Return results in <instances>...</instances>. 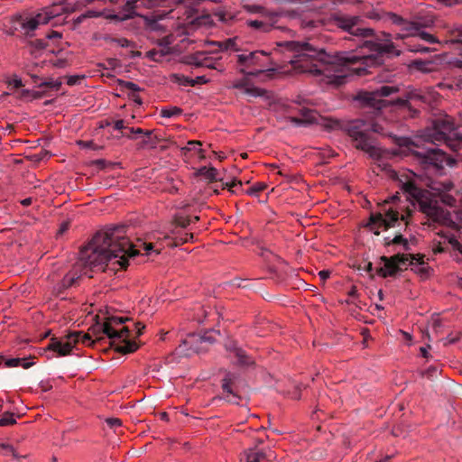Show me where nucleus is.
<instances>
[{"label": "nucleus", "instance_id": "obj_1", "mask_svg": "<svg viewBox=\"0 0 462 462\" xmlns=\"http://www.w3.org/2000/svg\"><path fill=\"white\" fill-rule=\"evenodd\" d=\"M391 177L398 181L406 199L401 200L397 193L378 203V210L371 213L367 223L368 229L379 235L381 231L401 224L406 226L408 217L418 206L432 221L445 226L437 232L432 239L433 253L450 251L458 261H461L462 238L458 235V230L462 227V210L450 212L440 207L433 194L423 189L421 177L411 171H392Z\"/></svg>", "mask_w": 462, "mask_h": 462}, {"label": "nucleus", "instance_id": "obj_2", "mask_svg": "<svg viewBox=\"0 0 462 462\" xmlns=\"http://www.w3.org/2000/svg\"><path fill=\"white\" fill-rule=\"evenodd\" d=\"M285 47L292 55L289 62L297 73H310L320 77V83L339 87L352 76H363L368 68L382 62V56H399L390 40L383 42L365 41L360 50L341 51L334 56L313 48L308 42H285L278 43Z\"/></svg>", "mask_w": 462, "mask_h": 462}, {"label": "nucleus", "instance_id": "obj_3", "mask_svg": "<svg viewBox=\"0 0 462 462\" xmlns=\"http://www.w3.org/2000/svg\"><path fill=\"white\" fill-rule=\"evenodd\" d=\"M124 226H117L97 232L90 243L81 250L80 261L90 267L105 270L106 267L125 269L128 259L137 254H149L151 251L160 253L152 243L138 239L133 244L125 236Z\"/></svg>", "mask_w": 462, "mask_h": 462}, {"label": "nucleus", "instance_id": "obj_4", "mask_svg": "<svg viewBox=\"0 0 462 462\" xmlns=\"http://www.w3.org/2000/svg\"><path fill=\"white\" fill-rule=\"evenodd\" d=\"M397 90L395 87L383 86L372 92L360 93L357 99L360 100L365 108L367 109L365 113L373 114V116L366 119L351 121L346 126V132L355 141L356 148L364 151L375 161H380L384 156V151L372 144L366 133L372 131L383 134V127L377 122H374V119L380 117L382 109L389 105L383 97H388Z\"/></svg>", "mask_w": 462, "mask_h": 462}, {"label": "nucleus", "instance_id": "obj_5", "mask_svg": "<svg viewBox=\"0 0 462 462\" xmlns=\"http://www.w3.org/2000/svg\"><path fill=\"white\" fill-rule=\"evenodd\" d=\"M125 321V319L123 317H108L103 324V332L110 338L111 344L117 352L129 354L136 351L138 345L135 341L129 339L130 330L124 325Z\"/></svg>", "mask_w": 462, "mask_h": 462}, {"label": "nucleus", "instance_id": "obj_6", "mask_svg": "<svg viewBox=\"0 0 462 462\" xmlns=\"http://www.w3.org/2000/svg\"><path fill=\"white\" fill-rule=\"evenodd\" d=\"M404 150L402 152L405 154L406 150L411 153H414L420 160V163L423 169L433 171L435 173L441 174V171L445 166L453 167L456 161L448 157L444 152L439 149H427L421 152L413 151V144L406 145Z\"/></svg>", "mask_w": 462, "mask_h": 462}, {"label": "nucleus", "instance_id": "obj_7", "mask_svg": "<svg viewBox=\"0 0 462 462\" xmlns=\"http://www.w3.org/2000/svg\"><path fill=\"white\" fill-rule=\"evenodd\" d=\"M240 71L245 75L256 76L268 69L272 64L269 53L255 51L237 55Z\"/></svg>", "mask_w": 462, "mask_h": 462}, {"label": "nucleus", "instance_id": "obj_8", "mask_svg": "<svg viewBox=\"0 0 462 462\" xmlns=\"http://www.w3.org/2000/svg\"><path fill=\"white\" fill-rule=\"evenodd\" d=\"M454 130L453 123H449L448 120L442 122L441 129L436 127L433 130L432 134H429L431 142H439L445 143L452 151H457L462 149V135L457 134Z\"/></svg>", "mask_w": 462, "mask_h": 462}, {"label": "nucleus", "instance_id": "obj_9", "mask_svg": "<svg viewBox=\"0 0 462 462\" xmlns=\"http://www.w3.org/2000/svg\"><path fill=\"white\" fill-rule=\"evenodd\" d=\"M404 32H397L395 34L396 39H409V42H405L410 51L413 52H429L430 49L420 45L411 44L413 39L419 37L420 39L428 42H436V39L433 35L423 32L416 23H406V27L403 28Z\"/></svg>", "mask_w": 462, "mask_h": 462}, {"label": "nucleus", "instance_id": "obj_10", "mask_svg": "<svg viewBox=\"0 0 462 462\" xmlns=\"http://www.w3.org/2000/svg\"><path fill=\"white\" fill-rule=\"evenodd\" d=\"M415 260L420 264L423 263V261L420 262L418 258L411 254H397L391 258L383 256L382 257L383 264L380 267L379 274L383 277L393 276L402 267H406L409 263L412 264Z\"/></svg>", "mask_w": 462, "mask_h": 462}, {"label": "nucleus", "instance_id": "obj_11", "mask_svg": "<svg viewBox=\"0 0 462 462\" xmlns=\"http://www.w3.org/2000/svg\"><path fill=\"white\" fill-rule=\"evenodd\" d=\"M90 345L91 337L88 334L82 332L70 333L66 338L54 340L49 345V349L55 351L59 356H66L70 353L77 343Z\"/></svg>", "mask_w": 462, "mask_h": 462}, {"label": "nucleus", "instance_id": "obj_12", "mask_svg": "<svg viewBox=\"0 0 462 462\" xmlns=\"http://www.w3.org/2000/svg\"><path fill=\"white\" fill-rule=\"evenodd\" d=\"M183 14L186 15V18L179 22L178 26L190 25L194 28H199L209 27L214 23V17L199 9L185 8Z\"/></svg>", "mask_w": 462, "mask_h": 462}, {"label": "nucleus", "instance_id": "obj_13", "mask_svg": "<svg viewBox=\"0 0 462 462\" xmlns=\"http://www.w3.org/2000/svg\"><path fill=\"white\" fill-rule=\"evenodd\" d=\"M358 16H350L346 14H337L334 16L335 24L342 30L355 35L367 37L372 35L373 30L369 28H356L359 23Z\"/></svg>", "mask_w": 462, "mask_h": 462}, {"label": "nucleus", "instance_id": "obj_14", "mask_svg": "<svg viewBox=\"0 0 462 462\" xmlns=\"http://www.w3.org/2000/svg\"><path fill=\"white\" fill-rule=\"evenodd\" d=\"M221 57L217 53L203 51H197L187 57V63L195 67L220 69Z\"/></svg>", "mask_w": 462, "mask_h": 462}, {"label": "nucleus", "instance_id": "obj_15", "mask_svg": "<svg viewBox=\"0 0 462 462\" xmlns=\"http://www.w3.org/2000/svg\"><path fill=\"white\" fill-rule=\"evenodd\" d=\"M206 342H213L211 337L189 334L182 340V343L176 350L180 355L189 356L192 353H199L203 351L204 348L202 347V345Z\"/></svg>", "mask_w": 462, "mask_h": 462}, {"label": "nucleus", "instance_id": "obj_16", "mask_svg": "<svg viewBox=\"0 0 462 462\" xmlns=\"http://www.w3.org/2000/svg\"><path fill=\"white\" fill-rule=\"evenodd\" d=\"M276 455L270 448H259L257 446L245 448L239 455V462H270Z\"/></svg>", "mask_w": 462, "mask_h": 462}, {"label": "nucleus", "instance_id": "obj_17", "mask_svg": "<svg viewBox=\"0 0 462 462\" xmlns=\"http://www.w3.org/2000/svg\"><path fill=\"white\" fill-rule=\"evenodd\" d=\"M456 33V37L452 38L450 40L451 43L457 44V50L459 51L461 58L456 59L454 61H452V64L458 68L462 69V28H457L454 32ZM438 87L439 88H448V89H462V76H460L455 82V84H450L447 82H440L438 84Z\"/></svg>", "mask_w": 462, "mask_h": 462}, {"label": "nucleus", "instance_id": "obj_18", "mask_svg": "<svg viewBox=\"0 0 462 462\" xmlns=\"http://www.w3.org/2000/svg\"><path fill=\"white\" fill-rule=\"evenodd\" d=\"M262 16L264 18V20H250L247 22V24L254 29L260 30L264 32H268L273 28L276 27V23L279 18V14L277 13H266Z\"/></svg>", "mask_w": 462, "mask_h": 462}, {"label": "nucleus", "instance_id": "obj_19", "mask_svg": "<svg viewBox=\"0 0 462 462\" xmlns=\"http://www.w3.org/2000/svg\"><path fill=\"white\" fill-rule=\"evenodd\" d=\"M193 238L192 234L184 232L182 229H179L177 232H171L164 236L163 240L167 246H178L180 245L188 243Z\"/></svg>", "mask_w": 462, "mask_h": 462}, {"label": "nucleus", "instance_id": "obj_20", "mask_svg": "<svg viewBox=\"0 0 462 462\" xmlns=\"http://www.w3.org/2000/svg\"><path fill=\"white\" fill-rule=\"evenodd\" d=\"M0 454L10 458L9 462H23L28 457L26 453L18 451L16 448L7 443L0 444Z\"/></svg>", "mask_w": 462, "mask_h": 462}, {"label": "nucleus", "instance_id": "obj_21", "mask_svg": "<svg viewBox=\"0 0 462 462\" xmlns=\"http://www.w3.org/2000/svg\"><path fill=\"white\" fill-rule=\"evenodd\" d=\"M232 87L251 97H259L263 94L261 88L254 87L245 78L235 80Z\"/></svg>", "mask_w": 462, "mask_h": 462}, {"label": "nucleus", "instance_id": "obj_22", "mask_svg": "<svg viewBox=\"0 0 462 462\" xmlns=\"http://www.w3.org/2000/svg\"><path fill=\"white\" fill-rule=\"evenodd\" d=\"M236 377L234 374H227L226 377L223 379L222 388L224 393H226L225 398L230 402L237 403L238 397L236 396V394L233 393L231 387Z\"/></svg>", "mask_w": 462, "mask_h": 462}, {"label": "nucleus", "instance_id": "obj_23", "mask_svg": "<svg viewBox=\"0 0 462 462\" xmlns=\"http://www.w3.org/2000/svg\"><path fill=\"white\" fill-rule=\"evenodd\" d=\"M411 101L426 102L427 100H426L425 96L422 94L421 90L411 89V90L407 91L405 99L399 98L396 100V103L401 106H406L409 103H411Z\"/></svg>", "mask_w": 462, "mask_h": 462}, {"label": "nucleus", "instance_id": "obj_24", "mask_svg": "<svg viewBox=\"0 0 462 462\" xmlns=\"http://www.w3.org/2000/svg\"><path fill=\"white\" fill-rule=\"evenodd\" d=\"M172 79L175 82H178L185 86H194L196 83H206L208 81L204 76L198 77L197 79L194 80L189 79L188 78H185L182 75L174 74L172 75Z\"/></svg>", "mask_w": 462, "mask_h": 462}, {"label": "nucleus", "instance_id": "obj_25", "mask_svg": "<svg viewBox=\"0 0 462 462\" xmlns=\"http://www.w3.org/2000/svg\"><path fill=\"white\" fill-rule=\"evenodd\" d=\"M237 37L228 38L224 41H219L215 42L217 45L218 49L221 51H237Z\"/></svg>", "mask_w": 462, "mask_h": 462}, {"label": "nucleus", "instance_id": "obj_26", "mask_svg": "<svg viewBox=\"0 0 462 462\" xmlns=\"http://www.w3.org/2000/svg\"><path fill=\"white\" fill-rule=\"evenodd\" d=\"M412 66L422 72H431L434 70L435 64L432 60H415Z\"/></svg>", "mask_w": 462, "mask_h": 462}, {"label": "nucleus", "instance_id": "obj_27", "mask_svg": "<svg viewBox=\"0 0 462 462\" xmlns=\"http://www.w3.org/2000/svg\"><path fill=\"white\" fill-rule=\"evenodd\" d=\"M181 112V108L178 106H165L161 110V116L164 118L175 117L180 116Z\"/></svg>", "mask_w": 462, "mask_h": 462}, {"label": "nucleus", "instance_id": "obj_28", "mask_svg": "<svg viewBox=\"0 0 462 462\" xmlns=\"http://www.w3.org/2000/svg\"><path fill=\"white\" fill-rule=\"evenodd\" d=\"M5 365L8 367L22 366L23 368H29L32 365V363H29L23 358H9L5 361Z\"/></svg>", "mask_w": 462, "mask_h": 462}, {"label": "nucleus", "instance_id": "obj_29", "mask_svg": "<svg viewBox=\"0 0 462 462\" xmlns=\"http://www.w3.org/2000/svg\"><path fill=\"white\" fill-rule=\"evenodd\" d=\"M199 175L205 177L207 180L212 181L216 180L217 171L215 168L202 167L198 171Z\"/></svg>", "mask_w": 462, "mask_h": 462}, {"label": "nucleus", "instance_id": "obj_30", "mask_svg": "<svg viewBox=\"0 0 462 462\" xmlns=\"http://www.w3.org/2000/svg\"><path fill=\"white\" fill-rule=\"evenodd\" d=\"M388 18L393 23L401 26V31L399 32H405V31H403V28L406 27V23H412L411 22L403 20L401 16H399L393 13H389Z\"/></svg>", "mask_w": 462, "mask_h": 462}, {"label": "nucleus", "instance_id": "obj_31", "mask_svg": "<svg viewBox=\"0 0 462 462\" xmlns=\"http://www.w3.org/2000/svg\"><path fill=\"white\" fill-rule=\"evenodd\" d=\"M201 145L202 143L199 141H189L185 149L188 151H195L199 154L200 158H204V150L201 148Z\"/></svg>", "mask_w": 462, "mask_h": 462}, {"label": "nucleus", "instance_id": "obj_32", "mask_svg": "<svg viewBox=\"0 0 462 462\" xmlns=\"http://www.w3.org/2000/svg\"><path fill=\"white\" fill-rule=\"evenodd\" d=\"M385 243L387 245L393 244L397 245H402L404 250L408 249V242L406 239L403 238L402 235H395L394 237L392 240H389V238H385Z\"/></svg>", "mask_w": 462, "mask_h": 462}, {"label": "nucleus", "instance_id": "obj_33", "mask_svg": "<svg viewBox=\"0 0 462 462\" xmlns=\"http://www.w3.org/2000/svg\"><path fill=\"white\" fill-rule=\"evenodd\" d=\"M244 8L249 13L261 14L262 15L266 13H271L270 11L265 10L264 7L258 5H245Z\"/></svg>", "mask_w": 462, "mask_h": 462}, {"label": "nucleus", "instance_id": "obj_34", "mask_svg": "<svg viewBox=\"0 0 462 462\" xmlns=\"http://www.w3.org/2000/svg\"><path fill=\"white\" fill-rule=\"evenodd\" d=\"M236 356L237 357V363L242 365H248L251 362L249 358L246 356L245 352L242 349L236 348L235 349Z\"/></svg>", "mask_w": 462, "mask_h": 462}, {"label": "nucleus", "instance_id": "obj_35", "mask_svg": "<svg viewBox=\"0 0 462 462\" xmlns=\"http://www.w3.org/2000/svg\"><path fill=\"white\" fill-rule=\"evenodd\" d=\"M266 184L263 182H257L248 189L246 191L249 195H257L266 189Z\"/></svg>", "mask_w": 462, "mask_h": 462}, {"label": "nucleus", "instance_id": "obj_36", "mask_svg": "<svg viewBox=\"0 0 462 462\" xmlns=\"http://www.w3.org/2000/svg\"><path fill=\"white\" fill-rule=\"evenodd\" d=\"M79 277L76 276L73 273H69L64 278H63V286L65 287H70L74 284L75 281Z\"/></svg>", "mask_w": 462, "mask_h": 462}, {"label": "nucleus", "instance_id": "obj_37", "mask_svg": "<svg viewBox=\"0 0 462 462\" xmlns=\"http://www.w3.org/2000/svg\"><path fill=\"white\" fill-rule=\"evenodd\" d=\"M15 423V419L11 414H6L0 419V427L9 426Z\"/></svg>", "mask_w": 462, "mask_h": 462}, {"label": "nucleus", "instance_id": "obj_38", "mask_svg": "<svg viewBox=\"0 0 462 462\" xmlns=\"http://www.w3.org/2000/svg\"><path fill=\"white\" fill-rule=\"evenodd\" d=\"M162 56L163 55L156 50H151L146 52V57L154 61H160Z\"/></svg>", "mask_w": 462, "mask_h": 462}, {"label": "nucleus", "instance_id": "obj_39", "mask_svg": "<svg viewBox=\"0 0 462 462\" xmlns=\"http://www.w3.org/2000/svg\"><path fill=\"white\" fill-rule=\"evenodd\" d=\"M303 116L305 117L304 122L310 123L316 120V114L311 110H306Z\"/></svg>", "mask_w": 462, "mask_h": 462}, {"label": "nucleus", "instance_id": "obj_40", "mask_svg": "<svg viewBox=\"0 0 462 462\" xmlns=\"http://www.w3.org/2000/svg\"><path fill=\"white\" fill-rule=\"evenodd\" d=\"M106 423L108 426H110L111 428H116V427H120L122 425V421L121 420L117 419V418H109V419H106Z\"/></svg>", "mask_w": 462, "mask_h": 462}, {"label": "nucleus", "instance_id": "obj_41", "mask_svg": "<svg viewBox=\"0 0 462 462\" xmlns=\"http://www.w3.org/2000/svg\"><path fill=\"white\" fill-rule=\"evenodd\" d=\"M437 2L446 6H453L462 4V0H437Z\"/></svg>", "mask_w": 462, "mask_h": 462}, {"label": "nucleus", "instance_id": "obj_42", "mask_svg": "<svg viewBox=\"0 0 462 462\" xmlns=\"http://www.w3.org/2000/svg\"><path fill=\"white\" fill-rule=\"evenodd\" d=\"M441 199L445 204L450 207H453L456 203V199L448 195H443Z\"/></svg>", "mask_w": 462, "mask_h": 462}, {"label": "nucleus", "instance_id": "obj_43", "mask_svg": "<svg viewBox=\"0 0 462 462\" xmlns=\"http://www.w3.org/2000/svg\"><path fill=\"white\" fill-rule=\"evenodd\" d=\"M125 88L131 91L136 92L139 91L140 88L134 82H125Z\"/></svg>", "mask_w": 462, "mask_h": 462}, {"label": "nucleus", "instance_id": "obj_44", "mask_svg": "<svg viewBox=\"0 0 462 462\" xmlns=\"http://www.w3.org/2000/svg\"><path fill=\"white\" fill-rule=\"evenodd\" d=\"M114 128L116 130L128 129L127 127L125 126L124 120H117V121H116L115 124H114Z\"/></svg>", "mask_w": 462, "mask_h": 462}, {"label": "nucleus", "instance_id": "obj_45", "mask_svg": "<svg viewBox=\"0 0 462 462\" xmlns=\"http://www.w3.org/2000/svg\"><path fill=\"white\" fill-rule=\"evenodd\" d=\"M319 276L320 280L326 281L330 276V272L328 270H322L319 273Z\"/></svg>", "mask_w": 462, "mask_h": 462}, {"label": "nucleus", "instance_id": "obj_46", "mask_svg": "<svg viewBox=\"0 0 462 462\" xmlns=\"http://www.w3.org/2000/svg\"><path fill=\"white\" fill-rule=\"evenodd\" d=\"M214 16L217 17L218 21H221V22H224V23L228 21V19L226 17V14H224L222 12L215 14Z\"/></svg>", "mask_w": 462, "mask_h": 462}, {"label": "nucleus", "instance_id": "obj_47", "mask_svg": "<svg viewBox=\"0 0 462 462\" xmlns=\"http://www.w3.org/2000/svg\"><path fill=\"white\" fill-rule=\"evenodd\" d=\"M11 85H13L14 88H19L23 86L22 79H14L11 81Z\"/></svg>", "mask_w": 462, "mask_h": 462}, {"label": "nucleus", "instance_id": "obj_48", "mask_svg": "<svg viewBox=\"0 0 462 462\" xmlns=\"http://www.w3.org/2000/svg\"><path fill=\"white\" fill-rule=\"evenodd\" d=\"M79 144L81 147H84V148H91V147H92L93 143H92V142L80 141V142H79Z\"/></svg>", "mask_w": 462, "mask_h": 462}, {"label": "nucleus", "instance_id": "obj_49", "mask_svg": "<svg viewBox=\"0 0 462 462\" xmlns=\"http://www.w3.org/2000/svg\"><path fill=\"white\" fill-rule=\"evenodd\" d=\"M143 328H144V326H143V325L141 326V324H140V323H137V324L135 325L136 335H137V336H140V335L143 333Z\"/></svg>", "mask_w": 462, "mask_h": 462}, {"label": "nucleus", "instance_id": "obj_50", "mask_svg": "<svg viewBox=\"0 0 462 462\" xmlns=\"http://www.w3.org/2000/svg\"><path fill=\"white\" fill-rule=\"evenodd\" d=\"M130 134H143V130L141 128H128Z\"/></svg>", "mask_w": 462, "mask_h": 462}, {"label": "nucleus", "instance_id": "obj_51", "mask_svg": "<svg viewBox=\"0 0 462 462\" xmlns=\"http://www.w3.org/2000/svg\"><path fill=\"white\" fill-rule=\"evenodd\" d=\"M31 203H32V199L31 198H27V199H24L22 200V204L23 206H29Z\"/></svg>", "mask_w": 462, "mask_h": 462}, {"label": "nucleus", "instance_id": "obj_52", "mask_svg": "<svg viewBox=\"0 0 462 462\" xmlns=\"http://www.w3.org/2000/svg\"><path fill=\"white\" fill-rule=\"evenodd\" d=\"M68 228V224L64 223L60 226V233H63L64 231H66Z\"/></svg>", "mask_w": 462, "mask_h": 462}, {"label": "nucleus", "instance_id": "obj_53", "mask_svg": "<svg viewBox=\"0 0 462 462\" xmlns=\"http://www.w3.org/2000/svg\"><path fill=\"white\" fill-rule=\"evenodd\" d=\"M420 353H421L422 356L427 357L428 351L425 347H420Z\"/></svg>", "mask_w": 462, "mask_h": 462}, {"label": "nucleus", "instance_id": "obj_54", "mask_svg": "<svg viewBox=\"0 0 462 462\" xmlns=\"http://www.w3.org/2000/svg\"><path fill=\"white\" fill-rule=\"evenodd\" d=\"M451 187H452V184H451V183L445 184V186H444V189H446V190H449V189H451Z\"/></svg>", "mask_w": 462, "mask_h": 462}, {"label": "nucleus", "instance_id": "obj_55", "mask_svg": "<svg viewBox=\"0 0 462 462\" xmlns=\"http://www.w3.org/2000/svg\"><path fill=\"white\" fill-rule=\"evenodd\" d=\"M49 37H50V38H52V37H60V33H59V32H52V34H51V35H50Z\"/></svg>", "mask_w": 462, "mask_h": 462}, {"label": "nucleus", "instance_id": "obj_56", "mask_svg": "<svg viewBox=\"0 0 462 462\" xmlns=\"http://www.w3.org/2000/svg\"><path fill=\"white\" fill-rule=\"evenodd\" d=\"M389 460V457H385L383 459L378 460V462H387Z\"/></svg>", "mask_w": 462, "mask_h": 462}, {"label": "nucleus", "instance_id": "obj_57", "mask_svg": "<svg viewBox=\"0 0 462 462\" xmlns=\"http://www.w3.org/2000/svg\"><path fill=\"white\" fill-rule=\"evenodd\" d=\"M334 125H337V122H332L331 124H329V125H328V126H329L330 128H333V127H334Z\"/></svg>", "mask_w": 462, "mask_h": 462}, {"label": "nucleus", "instance_id": "obj_58", "mask_svg": "<svg viewBox=\"0 0 462 462\" xmlns=\"http://www.w3.org/2000/svg\"><path fill=\"white\" fill-rule=\"evenodd\" d=\"M97 14L94 12H89V16H96Z\"/></svg>", "mask_w": 462, "mask_h": 462}, {"label": "nucleus", "instance_id": "obj_59", "mask_svg": "<svg viewBox=\"0 0 462 462\" xmlns=\"http://www.w3.org/2000/svg\"><path fill=\"white\" fill-rule=\"evenodd\" d=\"M134 101H135V102H138L139 104H141V103H142V101H141V99H140V98H134Z\"/></svg>", "mask_w": 462, "mask_h": 462}, {"label": "nucleus", "instance_id": "obj_60", "mask_svg": "<svg viewBox=\"0 0 462 462\" xmlns=\"http://www.w3.org/2000/svg\"><path fill=\"white\" fill-rule=\"evenodd\" d=\"M430 188H431L432 189H434V190H439V188H436V187H430Z\"/></svg>", "mask_w": 462, "mask_h": 462}, {"label": "nucleus", "instance_id": "obj_61", "mask_svg": "<svg viewBox=\"0 0 462 462\" xmlns=\"http://www.w3.org/2000/svg\"><path fill=\"white\" fill-rule=\"evenodd\" d=\"M125 136H127V137H130V134H124Z\"/></svg>", "mask_w": 462, "mask_h": 462}]
</instances>
